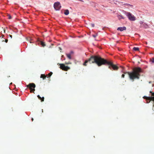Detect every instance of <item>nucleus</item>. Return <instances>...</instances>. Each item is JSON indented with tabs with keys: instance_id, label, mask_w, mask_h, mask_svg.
I'll use <instances>...</instances> for the list:
<instances>
[{
	"instance_id": "nucleus-1",
	"label": "nucleus",
	"mask_w": 154,
	"mask_h": 154,
	"mask_svg": "<svg viewBox=\"0 0 154 154\" xmlns=\"http://www.w3.org/2000/svg\"><path fill=\"white\" fill-rule=\"evenodd\" d=\"M89 62L90 63H96L98 66H100L103 65L107 64L109 66V68L111 69V67L114 70H117L119 67L113 64L111 61H108L102 58L99 55H92L87 60H86L83 64L84 66H86V63Z\"/></svg>"
},
{
	"instance_id": "nucleus-2",
	"label": "nucleus",
	"mask_w": 154,
	"mask_h": 154,
	"mask_svg": "<svg viewBox=\"0 0 154 154\" xmlns=\"http://www.w3.org/2000/svg\"><path fill=\"white\" fill-rule=\"evenodd\" d=\"M143 72L142 69L139 67H136L134 68L131 72H127L130 79L133 81L134 79H139L140 75V73Z\"/></svg>"
},
{
	"instance_id": "nucleus-3",
	"label": "nucleus",
	"mask_w": 154,
	"mask_h": 154,
	"mask_svg": "<svg viewBox=\"0 0 154 154\" xmlns=\"http://www.w3.org/2000/svg\"><path fill=\"white\" fill-rule=\"evenodd\" d=\"M125 14L130 21H134L136 20V17L129 12H125Z\"/></svg>"
},
{
	"instance_id": "nucleus-4",
	"label": "nucleus",
	"mask_w": 154,
	"mask_h": 154,
	"mask_svg": "<svg viewBox=\"0 0 154 154\" xmlns=\"http://www.w3.org/2000/svg\"><path fill=\"white\" fill-rule=\"evenodd\" d=\"M26 86L27 88H29L30 90V92H32V91L34 92L35 91V85L33 83H30L29 85H27Z\"/></svg>"
},
{
	"instance_id": "nucleus-5",
	"label": "nucleus",
	"mask_w": 154,
	"mask_h": 154,
	"mask_svg": "<svg viewBox=\"0 0 154 154\" xmlns=\"http://www.w3.org/2000/svg\"><path fill=\"white\" fill-rule=\"evenodd\" d=\"M58 65H59L60 66V68L63 70L65 71H67L68 70L70 69V67L68 66H65L64 64H57Z\"/></svg>"
},
{
	"instance_id": "nucleus-6",
	"label": "nucleus",
	"mask_w": 154,
	"mask_h": 154,
	"mask_svg": "<svg viewBox=\"0 0 154 154\" xmlns=\"http://www.w3.org/2000/svg\"><path fill=\"white\" fill-rule=\"evenodd\" d=\"M54 7L56 10H59L61 8V6L60 2H56L54 3Z\"/></svg>"
},
{
	"instance_id": "nucleus-7",
	"label": "nucleus",
	"mask_w": 154,
	"mask_h": 154,
	"mask_svg": "<svg viewBox=\"0 0 154 154\" xmlns=\"http://www.w3.org/2000/svg\"><path fill=\"white\" fill-rule=\"evenodd\" d=\"M150 93L152 94L151 95L153 97H147L146 99L149 101L152 100L154 102V92L152 93L151 91H150Z\"/></svg>"
},
{
	"instance_id": "nucleus-8",
	"label": "nucleus",
	"mask_w": 154,
	"mask_h": 154,
	"mask_svg": "<svg viewBox=\"0 0 154 154\" xmlns=\"http://www.w3.org/2000/svg\"><path fill=\"white\" fill-rule=\"evenodd\" d=\"M126 27L125 26L123 27H119L117 29V30L120 31H122L124 30H126Z\"/></svg>"
},
{
	"instance_id": "nucleus-9",
	"label": "nucleus",
	"mask_w": 154,
	"mask_h": 154,
	"mask_svg": "<svg viewBox=\"0 0 154 154\" xmlns=\"http://www.w3.org/2000/svg\"><path fill=\"white\" fill-rule=\"evenodd\" d=\"M140 27H144L145 28H147L148 27V25L146 23H144L143 25H140Z\"/></svg>"
},
{
	"instance_id": "nucleus-10",
	"label": "nucleus",
	"mask_w": 154,
	"mask_h": 154,
	"mask_svg": "<svg viewBox=\"0 0 154 154\" xmlns=\"http://www.w3.org/2000/svg\"><path fill=\"white\" fill-rule=\"evenodd\" d=\"M117 17L118 18L119 20H121V19H124L125 17L122 15H118L117 16Z\"/></svg>"
},
{
	"instance_id": "nucleus-11",
	"label": "nucleus",
	"mask_w": 154,
	"mask_h": 154,
	"mask_svg": "<svg viewBox=\"0 0 154 154\" xmlns=\"http://www.w3.org/2000/svg\"><path fill=\"white\" fill-rule=\"evenodd\" d=\"M69 13V11L68 10H65L64 14L66 15H68Z\"/></svg>"
},
{
	"instance_id": "nucleus-12",
	"label": "nucleus",
	"mask_w": 154,
	"mask_h": 154,
	"mask_svg": "<svg viewBox=\"0 0 154 154\" xmlns=\"http://www.w3.org/2000/svg\"><path fill=\"white\" fill-rule=\"evenodd\" d=\"M46 77V76L44 74H41L40 76V78H43V80L45 79Z\"/></svg>"
},
{
	"instance_id": "nucleus-13",
	"label": "nucleus",
	"mask_w": 154,
	"mask_h": 154,
	"mask_svg": "<svg viewBox=\"0 0 154 154\" xmlns=\"http://www.w3.org/2000/svg\"><path fill=\"white\" fill-rule=\"evenodd\" d=\"M67 57L69 59H71V54H66Z\"/></svg>"
},
{
	"instance_id": "nucleus-14",
	"label": "nucleus",
	"mask_w": 154,
	"mask_h": 154,
	"mask_svg": "<svg viewBox=\"0 0 154 154\" xmlns=\"http://www.w3.org/2000/svg\"><path fill=\"white\" fill-rule=\"evenodd\" d=\"M40 42L41 45H42V47H44L45 46V43L44 42H43L42 41H41Z\"/></svg>"
},
{
	"instance_id": "nucleus-15",
	"label": "nucleus",
	"mask_w": 154,
	"mask_h": 154,
	"mask_svg": "<svg viewBox=\"0 0 154 154\" xmlns=\"http://www.w3.org/2000/svg\"><path fill=\"white\" fill-rule=\"evenodd\" d=\"M133 50L135 51H138L139 50V48H138L134 47L133 48Z\"/></svg>"
},
{
	"instance_id": "nucleus-16",
	"label": "nucleus",
	"mask_w": 154,
	"mask_h": 154,
	"mask_svg": "<svg viewBox=\"0 0 154 154\" xmlns=\"http://www.w3.org/2000/svg\"><path fill=\"white\" fill-rule=\"evenodd\" d=\"M125 5H127L128 6V7H130L131 8H132L133 7V6L132 5L128 4H125Z\"/></svg>"
},
{
	"instance_id": "nucleus-17",
	"label": "nucleus",
	"mask_w": 154,
	"mask_h": 154,
	"mask_svg": "<svg viewBox=\"0 0 154 154\" xmlns=\"http://www.w3.org/2000/svg\"><path fill=\"white\" fill-rule=\"evenodd\" d=\"M52 72H51L49 73L48 74V75L49 77H50V76L52 74Z\"/></svg>"
},
{
	"instance_id": "nucleus-18",
	"label": "nucleus",
	"mask_w": 154,
	"mask_h": 154,
	"mask_svg": "<svg viewBox=\"0 0 154 154\" xmlns=\"http://www.w3.org/2000/svg\"><path fill=\"white\" fill-rule=\"evenodd\" d=\"M71 64V63L69 62H65V64H66V65H68V64Z\"/></svg>"
},
{
	"instance_id": "nucleus-19",
	"label": "nucleus",
	"mask_w": 154,
	"mask_h": 154,
	"mask_svg": "<svg viewBox=\"0 0 154 154\" xmlns=\"http://www.w3.org/2000/svg\"><path fill=\"white\" fill-rule=\"evenodd\" d=\"M8 18L9 19H11L12 17H11V16L10 15H8Z\"/></svg>"
},
{
	"instance_id": "nucleus-20",
	"label": "nucleus",
	"mask_w": 154,
	"mask_h": 154,
	"mask_svg": "<svg viewBox=\"0 0 154 154\" xmlns=\"http://www.w3.org/2000/svg\"><path fill=\"white\" fill-rule=\"evenodd\" d=\"M44 97H41V100L42 102L43 101H44Z\"/></svg>"
},
{
	"instance_id": "nucleus-21",
	"label": "nucleus",
	"mask_w": 154,
	"mask_h": 154,
	"mask_svg": "<svg viewBox=\"0 0 154 154\" xmlns=\"http://www.w3.org/2000/svg\"><path fill=\"white\" fill-rule=\"evenodd\" d=\"M140 25H143L144 23H143V22L142 21H140Z\"/></svg>"
},
{
	"instance_id": "nucleus-22",
	"label": "nucleus",
	"mask_w": 154,
	"mask_h": 154,
	"mask_svg": "<svg viewBox=\"0 0 154 154\" xmlns=\"http://www.w3.org/2000/svg\"><path fill=\"white\" fill-rule=\"evenodd\" d=\"M97 35V34H95V35H92V36L94 37V38H95L96 37Z\"/></svg>"
},
{
	"instance_id": "nucleus-23",
	"label": "nucleus",
	"mask_w": 154,
	"mask_h": 154,
	"mask_svg": "<svg viewBox=\"0 0 154 154\" xmlns=\"http://www.w3.org/2000/svg\"><path fill=\"white\" fill-rule=\"evenodd\" d=\"M151 61L152 62L154 63V58H152V59H151Z\"/></svg>"
},
{
	"instance_id": "nucleus-24",
	"label": "nucleus",
	"mask_w": 154,
	"mask_h": 154,
	"mask_svg": "<svg viewBox=\"0 0 154 154\" xmlns=\"http://www.w3.org/2000/svg\"><path fill=\"white\" fill-rule=\"evenodd\" d=\"M37 97H38V98L39 99H40V100H41V97H40V96H39V95H38L37 96Z\"/></svg>"
},
{
	"instance_id": "nucleus-25",
	"label": "nucleus",
	"mask_w": 154,
	"mask_h": 154,
	"mask_svg": "<svg viewBox=\"0 0 154 154\" xmlns=\"http://www.w3.org/2000/svg\"><path fill=\"white\" fill-rule=\"evenodd\" d=\"M37 97H38V98L39 99H40V100H41V97H40V96H39V95H38L37 96Z\"/></svg>"
},
{
	"instance_id": "nucleus-26",
	"label": "nucleus",
	"mask_w": 154,
	"mask_h": 154,
	"mask_svg": "<svg viewBox=\"0 0 154 154\" xmlns=\"http://www.w3.org/2000/svg\"><path fill=\"white\" fill-rule=\"evenodd\" d=\"M91 25L92 27H94V24L93 23H91Z\"/></svg>"
},
{
	"instance_id": "nucleus-27",
	"label": "nucleus",
	"mask_w": 154,
	"mask_h": 154,
	"mask_svg": "<svg viewBox=\"0 0 154 154\" xmlns=\"http://www.w3.org/2000/svg\"><path fill=\"white\" fill-rule=\"evenodd\" d=\"M122 78H124L125 77V75L124 74H123L122 75Z\"/></svg>"
},
{
	"instance_id": "nucleus-28",
	"label": "nucleus",
	"mask_w": 154,
	"mask_h": 154,
	"mask_svg": "<svg viewBox=\"0 0 154 154\" xmlns=\"http://www.w3.org/2000/svg\"><path fill=\"white\" fill-rule=\"evenodd\" d=\"M9 37L11 38H12V35H9Z\"/></svg>"
},
{
	"instance_id": "nucleus-29",
	"label": "nucleus",
	"mask_w": 154,
	"mask_h": 154,
	"mask_svg": "<svg viewBox=\"0 0 154 154\" xmlns=\"http://www.w3.org/2000/svg\"><path fill=\"white\" fill-rule=\"evenodd\" d=\"M8 42V40L6 39H5V42H6V43H7Z\"/></svg>"
},
{
	"instance_id": "nucleus-30",
	"label": "nucleus",
	"mask_w": 154,
	"mask_h": 154,
	"mask_svg": "<svg viewBox=\"0 0 154 154\" xmlns=\"http://www.w3.org/2000/svg\"><path fill=\"white\" fill-rule=\"evenodd\" d=\"M152 83V82L151 81H150L149 82V83Z\"/></svg>"
},
{
	"instance_id": "nucleus-31",
	"label": "nucleus",
	"mask_w": 154,
	"mask_h": 154,
	"mask_svg": "<svg viewBox=\"0 0 154 154\" xmlns=\"http://www.w3.org/2000/svg\"><path fill=\"white\" fill-rule=\"evenodd\" d=\"M32 121H33V118H32Z\"/></svg>"
},
{
	"instance_id": "nucleus-32",
	"label": "nucleus",
	"mask_w": 154,
	"mask_h": 154,
	"mask_svg": "<svg viewBox=\"0 0 154 154\" xmlns=\"http://www.w3.org/2000/svg\"><path fill=\"white\" fill-rule=\"evenodd\" d=\"M122 67L123 69H124V67Z\"/></svg>"
},
{
	"instance_id": "nucleus-33",
	"label": "nucleus",
	"mask_w": 154,
	"mask_h": 154,
	"mask_svg": "<svg viewBox=\"0 0 154 154\" xmlns=\"http://www.w3.org/2000/svg\"><path fill=\"white\" fill-rule=\"evenodd\" d=\"M42 112H43V110L42 109Z\"/></svg>"
},
{
	"instance_id": "nucleus-34",
	"label": "nucleus",
	"mask_w": 154,
	"mask_h": 154,
	"mask_svg": "<svg viewBox=\"0 0 154 154\" xmlns=\"http://www.w3.org/2000/svg\"><path fill=\"white\" fill-rule=\"evenodd\" d=\"M30 43H32V42H30Z\"/></svg>"
}]
</instances>
